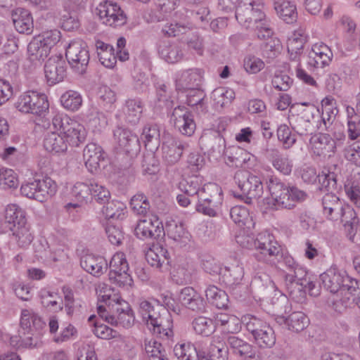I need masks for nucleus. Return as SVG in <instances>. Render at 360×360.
Masks as SVG:
<instances>
[{
  "label": "nucleus",
  "instance_id": "nucleus-1",
  "mask_svg": "<svg viewBox=\"0 0 360 360\" xmlns=\"http://www.w3.org/2000/svg\"><path fill=\"white\" fill-rule=\"evenodd\" d=\"M45 326L46 323L37 314L28 309H22L18 335L11 337V345L18 348L40 347L42 344L41 336Z\"/></svg>",
  "mask_w": 360,
  "mask_h": 360
},
{
  "label": "nucleus",
  "instance_id": "nucleus-2",
  "mask_svg": "<svg viewBox=\"0 0 360 360\" xmlns=\"http://www.w3.org/2000/svg\"><path fill=\"white\" fill-rule=\"evenodd\" d=\"M271 198L266 199L269 207L273 210L295 207V202L304 201L307 194L295 186H290L276 177H271L267 182Z\"/></svg>",
  "mask_w": 360,
  "mask_h": 360
},
{
  "label": "nucleus",
  "instance_id": "nucleus-3",
  "mask_svg": "<svg viewBox=\"0 0 360 360\" xmlns=\"http://www.w3.org/2000/svg\"><path fill=\"white\" fill-rule=\"evenodd\" d=\"M113 137L120 149L127 155L126 162L120 164V172L127 176L128 181H131L136 174L134 159L141 150L139 139L130 129L123 126H117L113 130Z\"/></svg>",
  "mask_w": 360,
  "mask_h": 360
},
{
  "label": "nucleus",
  "instance_id": "nucleus-4",
  "mask_svg": "<svg viewBox=\"0 0 360 360\" xmlns=\"http://www.w3.org/2000/svg\"><path fill=\"white\" fill-rule=\"evenodd\" d=\"M323 288L330 293H340L343 296L342 302L348 295L359 292V280L350 277L345 271L331 266L319 276Z\"/></svg>",
  "mask_w": 360,
  "mask_h": 360
},
{
  "label": "nucleus",
  "instance_id": "nucleus-5",
  "mask_svg": "<svg viewBox=\"0 0 360 360\" xmlns=\"http://www.w3.org/2000/svg\"><path fill=\"white\" fill-rule=\"evenodd\" d=\"M52 124L65 137L68 146L77 147L86 139V131L84 126L67 115L56 114L52 118Z\"/></svg>",
  "mask_w": 360,
  "mask_h": 360
},
{
  "label": "nucleus",
  "instance_id": "nucleus-6",
  "mask_svg": "<svg viewBox=\"0 0 360 360\" xmlns=\"http://www.w3.org/2000/svg\"><path fill=\"white\" fill-rule=\"evenodd\" d=\"M234 181L241 191L240 194L234 193V196L244 200L247 204H251L253 199H258L263 194L264 186L260 176L238 171L235 174Z\"/></svg>",
  "mask_w": 360,
  "mask_h": 360
},
{
  "label": "nucleus",
  "instance_id": "nucleus-7",
  "mask_svg": "<svg viewBox=\"0 0 360 360\" xmlns=\"http://www.w3.org/2000/svg\"><path fill=\"white\" fill-rule=\"evenodd\" d=\"M257 252L254 257L258 261L276 266L282 257V248L269 234H259L254 241Z\"/></svg>",
  "mask_w": 360,
  "mask_h": 360
},
{
  "label": "nucleus",
  "instance_id": "nucleus-8",
  "mask_svg": "<svg viewBox=\"0 0 360 360\" xmlns=\"http://www.w3.org/2000/svg\"><path fill=\"white\" fill-rule=\"evenodd\" d=\"M56 185L50 177L34 179L22 184L20 192L23 196L39 202H44L56 193Z\"/></svg>",
  "mask_w": 360,
  "mask_h": 360
},
{
  "label": "nucleus",
  "instance_id": "nucleus-9",
  "mask_svg": "<svg viewBox=\"0 0 360 360\" xmlns=\"http://www.w3.org/2000/svg\"><path fill=\"white\" fill-rule=\"evenodd\" d=\"M65 57L72 69L79 74L86 72L89 59L88 46L82 39H74L70 42L65 50Z\"/></svg>",
  "mask_w": 360,
  "mask_h": 360
},
{
  "label": "nucleus",
  "instance_id": "nucleus-10",
  "mask_svg": "<svg viewBox=\"0 0 360 360\" xmlns=\"http://www.w3.org/2000/svg\"><path fill=\"white\" fill-rule=\"evenodd\" d=\"M49 102L44 94L29 91L22 94L15 103L16 108L25 113L41 115L49 110Z\"/></svg>",
  "mask_w": 360,
  "mask_h": 360
},
{
  "label": "nucleus",
  "instance_id": "nucleus-11",
  "mask_svg": "<svg viewBox=\"0 0 360 360\" xmlns=\"http://www.w3.org/2000/svg\"><path fill=\"white\" fill-rule=\"evenodd\" d=\"M319 110L314 105L304 108L299 113L292 114L289 117L290 124L294 131L300 136L311 134L315 129L314 117Z\"/></svg>",
  "mask_w": 360,
  "mask_h": 360
},
{
  "label": "nucleus",
  "instance_id": "nucleus-12",
  "mask_svg": "<svg viewBox=\"0 0 360 360\" xmlns=\"http://www.w3.org/2000/svg\"><path fill=\"white\" fill-rule=\"evenodd\" d=\"M210 192V198H204L202 193L198 197L195 210L198 212L209 217H216L217 207L222 200V190L218 185L213 184L203 187V191Z\"/></svg>",
  "mask_w": 360,
  "mask_h": 360
},
{
  "label": "nucleus",
  "instance_id": "nucleus-13",
  "mask_svg": "<svg viewBox=\"0 0 360 360\" xmlns=\"http://www.w3.org/2000/svg\"><path fill=\"white\" fill-rule=\"evenodd\" d=\"M199 143L202 150L216 160L224 155L226 150L225 139L217 131L204 133L199 139Z\"/></svg>",
  "mask_w": 360,
  "mask_h": 360
},
{
  "label": "nucleus",
  "instance_id": "nucleus-14",
  "mask_svg": "<svg viewBox=\"0 0 360 360\" xmlns=\"http://www.w3.org/2000/svg\"><path fill=\"white\" fill-rule=\"evenodd\" d=\"M188 147V143L170 134L165 135L162 145V158L169 165H174L180 160L184 151Z\"/></svg>",
  "mask_w": 360,
  "mask_h": 360
},
{
  "label": "nucleus",
  "instance_id": "nucleus-15",
  "mask_svg": "<svg viewBox=\"0 0 360 360\" xmlns=\"http://www.w3.org/2000/svg\"><path fill=\"white\" fill-rule=\"evenodd\" d=\"M254 4L253 1L244 0L238 4L236 18L239 23L250 27L252 22L257 24L262 22L265 15L259 8H255Z\"/></svg>",
  "mask_w": 360,
  "mask_h": 360
},
{
  "label": "nucleus",
  "instance_id": "nucleus-16",
  "mask_svg": "<svg viewBox=\"0 0 360 360\" xmlns=\"http://www.w3.org/2000/svg\"><path fill=\"white\" fill-rule=\"evenodd\" d=\"M134 233L141 240H158L165 236V230L162 221L155 216L153 219L141 220L137 224Z\"/></svg>",
  "mask_w": 360,
  "mask_h": 360
},
{
  "label": "nucleus",
  "instance_id": "nucleus-17",
  "mask_svg": "<svg viewBox=\"0 0 360 360\" xmlns=\"http://www.w3.org/2000/svg\"><path fill=\"white\" fill-rule=\"evenodd\" d=\"M221 281L229 288L231 292L236 296H240V291L244 288L241 281L244 276L243 267L241 264H231L221 270Z\"/></svg>",
  "mask_w": 360,
  "mask_h": 360
},
{
  "label": "nucleus",
  "instance_id": "nucleus-18",
  "mask_svg": "<svg viewBox=\"0 0 360 360\" xmlns=\"http://www.w3.org/2000/svg\"><path fill=\"white\" fill-rule=\"evenodd\" d=\"M226 347L235 355L248 360H260L261 356L256 348L242 338L235 335H229L224 342Z\"/></svg>",
  "mask_w": 360,
  "mask_h": 360
},
{
  "label": "nucleus",
  "instance_id": "nucleus-19",
  "mask_svg": "<svg viewBox=\"0 0 360 360\" xmlns=\"http://www.w3.org/2000/svg\"><path fill=\"white\" fill-rule=\"evenodd\" d=\"M67 64L61 55L52 56L44 65V73L49 85L62 82L66 77Z\"/></svg>",
  "mask_w": 360,
  "mask_h": 360
},
{
  "label": "nucleus",
  "instance_id": "nucleus-20",
  "mask_svg": "<svg viewBox=\"0 0 360 360\" xmlns=\"http://www.w3.org/2000/svg\"><path fill=\"white\" fill-rule=\"evenodd\" d=\"M263 155L265 159L271 163L274 169L283 174L289 175L291 173L293 167L292 160L278 148H266L264 150Z\"/></svg>",
  "mask_w": 360,
  "mask_h": 360
},
{
  "label": "nucleus",
  "instance_id": "nucleus-21",
  "mask_svg": "<svg viewBox=\"0 0 360 360\" xmlns=\"http://www.w3.org/2000/svg\"><path fill=\"white\" fill-rule=\"evenodd\" d=\"M112 309L115 314V321L114 325H121L124 328H131L135 321L134 311L128 302L123 300H117V301L112 304Z\"/></svg>",
  "mask_w": 360,
  "mask_h": 360
},
{
  "label": "nucleus",
  "instance_id": "nucleus-22",
  "mask_svg": "<svg viewBox=\"0 0 360 360\" xmlns=\"http://www.w3.org/2000/svg\"><path fill=\"white\" fill-rule=\"evenodd\" d=\"M81 267L96 277L103 274L108 268L107 260L101 256L94 255H86L81 257Z\"/></svg>",
  "mask_w": 360,
  "mask_h": 360
},
{
  "label": "nucleus",
  "instance_id": "nucleus-23",
  "mask_svg": "<svg viewBox=\"0 0 360 360\" xmlns=\"http://www.w3.org/2000/svg\"><path fill=\"white\" fill-rule=\"evenodd\" d=\"M139 311L143 321H146L148 328L155 322L157 324L158 320L168 312V310L160 304L148 300L142 301L140 303Z\"/></svg>",
  "mask_w": 360,
  "mask_h": 360
},
{
  "label": "nucleus",
  "instance_id": "nucleus-24",
  "mask_svg": "<svg viewBox=\"0 0 360 360\" xmlns=\"http://www.w3.org/2000/svg\"><path fill=\"white\" fill-rule=\"evenodd\" d=\"M11 17L15 30L21 34H30L33 30L31 13L25 8H17L12 11Z\"/></svg>",
  "mask_w": 360,
  "mask_h": 360
},
{
  "label": "nucleus",
  "instance_id": "nucleus-25",
  "mask_svg": "<svg viewBox=\"0 0 360 360\" xmlns=\"http://www.w3.org/2000/svg\"><path fill=\"white\" fill-rule=\"evenodd\" d=\"M86 167L94 172L100 167V163L104 160V152L101 146L96 143H88L83 151Z\"/></svg>",
  "mask_w": 360,
  "mask_h": 360
},
{
  "label": "nucleus",
  "instance_id": "nucleus-26",
  "mask_svg": "<svg viewBox=\"0 0 360 360\" xmlns=\"http://www.w3.org/2000/svg\"><path fill=\"white\" fill-rule=\"evenodd\" d=\"M321 282H317V278L315 276L312 275L302 287H298L297 290H290V297L297 302H302L306 295V292L311 296L317 297L321 293Z\"/></svg>",
  "mask_w": 360,
  "mask_h": 360
},
{
  "label": "nucleus",
  "instance_id": "nucleus-27",
  "mask_svg": "<svg viewBox=\"0 0 360 360\" xmlns=\"http://www.w3.org/2000/svg\"><path fill=\"white\" fill-rule=\"evenodd\" d=\"M202 79V71L200 69H190L182 73L180 79L176 82L178 91L199 88Z\"/></svg>",
  "mask_w": 360,
  "mask_h": 360
},
{
  "label": "nucleus",
  "instance_id": "nucleus-28",
  "mask_svg": "<svg viewBox=\"0 0 360 360\" xmlns=\"http://www.w3.org/2000/svg\"><path fill=\"white\" fill-rule=\"evenodd\" d=\"M310 143L318 150L319 155H326L328 153H334L336 150L335 141L328 134L319 133L312 136Z\"/></svg>",
  "mask_w": 360,
  "mask_h": 360
},
{
  "label": "nucleus",
  "instance_id": "nucleus-29",
  "mask_svg": "<svg viewBox=\"0 0 360 360\" xmlns=\"http://www.w3.org/2000/svg\"><path fill=\"white\" fill-rule=\"evenodd\" d=\"M343 205L333 193H327L322 198L323 214L330 220L337 221Z\"/></svg>",
  "mask_w": 360,
  "mask_h": 360
},
{
  "label": "nucleus",
  "instance_id": "nucleus-30",
  "mask_svg": "<svg viewBox=\"0 0 360 360\" xmlns=\"http://www.w3.org/2000/svg\"><path fill=\"white\" fill-rule=\"evenodd\" d=\"M5 222L6 227L13 230L18 226L27 224L25 212L19 206L15 204L9 205L6 209Z\"/></svg>",
  "mask_w": 360,
  "mask_h": 360
},
{
  "label": "nucleus",
  "instance_id": "nucleus-31",
  "mask_svg": "<svg viewBox=\"0 0 360 360\" xmlns=\"http://www.w3.org/2000/svg\"><path fill=\"white\" fill-rule=\"evenodd\" d=\"M319 189L326 191L328 193H333L340 189L342 186L338 183V174L329 167H324L321 173L318 174Z\"/></svg>",
  "mask_w": 360,
  "mask_h": 360
},
{
  "label": "nucleus",
  "instance_id": "nucleus-32",
  "mask_svg": "<svg viewBox=\"0 0 360 360\" xmlns=\"http://www.w3.org/2000/svg\"><path fill=\"white\" fill-rule=\"evenodd\" d=\"M311 276L312 274L300 265H298L291 273L286 274L285 280L289 293L290 294V290H297L298 287H302Z\"/></svg>",
  "mask_w": 360,
  "mask_h": 360
},
{
  "label": "nucleus",
  "instance_id": "nucleus-33",
  "mask_svg": "<svg viewBox=\"0 0 360 360\" xmlns=\"http://www.w3.org/2000/svg\"><path fill=\"white\" fill-rule=\"evenodd\" d=\"M274 8L279 16L284 22L292 24L297 21V12L296 6L284 0H277L274 2Z\"/></svg>",
  "mask_w": 360,
  "mask_h": 360
},
{
  "label": "nucleus",
  "instance_id": "nucleus-34",
  "mask_svg": "<svg viewBox=\"0 0 360 360\" xmlns=\"http://www.w3.org/2000/svg\"><path fill=\"white\" fill-rule=\"evenodd\" d=\"M96 47L101 64L108 68H113L117 63L114 47L101 41H96Z\"/></svg>",
  "mask_w": 360,
  "mask_h": 360
},
{
  "label": "nucleus",
  "instance_id": "nucleus-35",
  "mask_svg": "<svg viewBox=\"0 0 360 360\" xmlns=\"http://www.w3.org/2000/svg\"><path fill=\"white\" fill-rule=\"evenodd\" d=\"M44 146L47 151L53 153H65L68 149V143L63 134L56 132H48L44 139Z\"/></svg>",
  "mask_w": 360,
  "mask_h": 360
},
{
  "label": "nucleus",
  "instance_id": "nucleus-36",
  "mask_svg": "<svg viewBox=\"0 0 360 360\" xmlns=\"http://www.w3.org/2000/svg\"><path fill=\"white\" fill-rule=\"evenodd\" d=\"M207 301L218 309H228L229 296L227 293L214 285H210L205 290Z\"/></svg>",
  "mask_w": 360,
  "mask_h": 360
},
{
  "label": "nucleus",
  "instance_id": "nucleus-37",
  "mask_svg": "<svg viewBox=\"0 0 360 360\" xmlns=\"http://www.w3.org/2000/svg\"><path fill=\"white\" fill-rule=\"evenodd\" d=\"M160 129L157 124H146L143 127L141 138L148 150L156 151L158 150L160 143Z\"/></svg>",
  "mask_w": 360,
  "mask_h": 360
},
{
  "label": "nucleus",
  "instance_id": "nucleus-38",
  "mask_svg": "<svg viewBox=\"0 0 360 360\" xmlns=\"http://www.w3.org/2000/svg\"><path fill=\"white\" fill-rule=\"evenodd\" d=\"M229 352L225 344L218 342L211 344L207 349H201L200 360H228Z\"/></svg>",
  "mask_w": 360,
  "mask_h": 360
},
{
  "label": "nucleus",
  "instance_id": "nucleus-39",
  "mask_svg": "<svg viewBox=\"0 0 360 360\" xmlns=\"http://www.w3.org/2000/svg\"><path fill=\"white\" fill-rule=\"evenodd\" d=\"M160 56L167 63H175L183 57L182 50L177 44H171L168 41H162L158 46Z\"/></svg>",
  "mask_w": 360,
  "mask_h": 360
},
{
  "label": "nucleus",
  "instance_id": "nucleus-40",
  "mask_svg": "<svg viewBox=\"0 0 360 360\" xmlns=\"http://www.w3.org/2000/svg\"><path fill=\"white\" fill-rule=\"evenodd\" d=\"M98 103L101 110L107 113H112L116 108V94L108 86H104L98 90Z\"/></svg>",
  "mask_w": 360,
  "mask_h": 360
},
{
  "label": "nucleus",
  "instance_id": "nucleus-41",
  "mask_svg": "<svg viewBox=\"0 0 360 360\" xmlns=\"http://www.w3.org/2000/svg\"><path fill=\"white\" fill-rule=\"evenodd\" d=\"M173 321L169 312L168 311L161 317L157 324L155 322L148 327L154 334L160 338H169L173 336Z\"/></svg>",
  "mask_w": 360,
  "mask_h": 360
},
{
  "label": "nucleus",
  "instance_id": "nucleus-42",
  "mask_svg": "<svg viewBox=\"0 0 360 360\" xmlns=\"http://www.w3.org/2000/svg\"><path fill=\"white\" fill-rule=\"evenodd\" d=\"M143 104L139 98H130L125 101L124 113L127 122L136 124L141 116Z\"/></svg>",
  "mask_w": 360,
  "mask_h": 360
},
{
  "label": "nucleus",
  "instance_id": "nucleus-43",
  "mask_svg": "<svg viewBox=\"0 0 360 360\" xmlns=\"http://www.w3.org/2000/svg\"><path fill=\"white\" fill-rule=\"evenodd\" d=\"M274 283L266 274L256 275L250 283V288L258 297H264L274 288Z\"/></svg>",
  "mask_w": 360,
  "mask_h": 360
},
{
  "label": "nucleus",
  "instance_id": "nucleus-44",
  "mask_svg": "<svg viewBox=\"0 0 360 360\" xmlns=\"http://www.w3.org/2000/svg\"><path fill=\"white\" fill-rule=\"evenodd\" d=\"M225 162L230 167H242L247 162L248 154L239 147H230L224 153Z\"/></svg>",
  "mask_w": 360,
  "mask_h": 360
},
{
  "label": "nucleus",
  "instance_id": "nucleus-45",
  "mask_svg": "<svg viewBox=\"0 0 360 360\" xmlns=\"http://www.w3.org/2000/svg\"><path fill=\"white\" fill-rule=\"evenodd\" d=\"M202 184V177L197 175H193L183 179L178 186V188L181 193H184L188 195H198V198L200 194L201 186Z\"/></svg>",
  "mask_w": 360,
  "mask_h": 360
},
{
  "label": "nucleus",
  "instance_id": "nucleus-46",
  "mask_svg": "<svg viewBox=\"0 0 360 360\" xmlns=\"http://www.w3.org/2000/svg\"><path fill=\"white\" fill-rule=\"evenodd\" d=\"M186 103L189 106H196L198 109H200L202 113L207 112V105L205 99L206 94L200 88H193V89H186Z\"/></svg>",
  "mask_w": 360,
  "mask_h": 360
},
{
  "label": "nucleus",
  "instance_id": "nucleus-47",
  "mask_svg": "<svg viewBox=\"0 0 360 360\" xmlns=\"http://www.w3.org/2000/svg\"><path fill=\"white\" fill-rule=\"evenodd\" d=\"M173 352L179 360H200L201 349L190 343H183L176 345Z\"/></svg>",
  "mask_w": 360,
  "mask_h": 360
},
{
  "label": "nucleus",
  "instance_id": "nucleus-48",
  "mask_svg": "<svg viewBox=\"0 0 360 360\" xmlns=\"http://www.w3.org/2000/svg\"><path fill=\"white\" fill-rule=\"evenodd\" d=\"M282 319L288 326V329L296 333L302 331L309 323V319L302 311L292 312L288 318L282 317Z\"/></svg>",
  "mask_w": 360,
  "mask_h": 360
},
{
  "label": "nucleus",
  "instance_id": "nucleus-49",
  "mask_svg": "<svg viewBox=\"0 0 360 360\" xmlns=\"http://www.w3.org/2000/svg\"><path fill=\"white\" fill-rule=\"evenodd\" d=\"M50 51L45 45H43L41 40H39L36 37L27 46L28 56L32 62L44 60L49 56Z\"/></svg>",
  "mask_w": 360,
  "mask_h": 360
},
{
  "label": "nucleus",
  "instance_id": "nucleus-50",
  "mask_svg": "<svg viewBox=\"0 0 360 360\" xmlns=\"http://www.w3.org/2000/svg\"><path fill=\"white\" fill-rule=\"evenodd\" d=\"M192 326L197 334L205 337L211 335L216 330L214 320L205 316H198L194 319Z\"/></svg>",
  "mask_w": 360,
  "mask_h": 360
},
{
  "label": "nucleus",
  "instance_id": "nucleus-51",
  "mask_svg": "<svg viewBox=\"0 0 360 360\" xmlns=\"http://www.w3.org/2000/svg\"><path fill=\"white\" fill-rule=\"evenodd\" d=\"M241 322L253 338L269 326L264 321L251 314L243 316Z\"/></svg>",
  "mask_w": 360,
  "mask_h": 360
},
{
  "label": "nucleus",
  "instance_id": "nucleus-52",
  "mask_svg": "<svg viewBox=\"0 0 360 360\" xmlns=\"http://www.w3.org/2000/svg\"><path fill=\"white\" fill-rule=\"evenodd\" d=\"M124 205L119 201H108L102 212L108 219H122L124 216Z\"/></svg>",
  "mask_w": 360,
  "mask_h": 360
},
{
  "label": "nucleus",
  "instance_id": "nucleus-53",
  "mask_svg": "<svg viewBox=\"0 0 360 360\" xmlns=\"http://www.w3.org/2000/svg\"><path fill=\"white\" fill-rule=\"evenodd\" d=\"M60 103L65 109L76 111L82 104V98L77 91L70 90L61 96Z\"/></svg>",
  "mask_w": 360,
  "mask_h": 360
},
{
  "label": "nucleus",
  "instance_id": "nucleus-54",
  "mask_svg": "<svg viewBox=\"0 0 360 360\" xmlns=\"http://www.w3.org/2000/svg\"><path fill=\"white\" fill-rule=\"evenodd\" d=\"M19 247L26 248L33 240V236L30 229V226L26 224L21 226H18L11 231Z\"/></svg>",
  "mask_w": 360,
  "mask_h": 360
},
{
  "label": "nucleus",
  "instance_id": "nucleus-55",
  "mask_svg": "<svg viewBox=\"0 0 360 360\" xmlns=\"http://www.w3.org/2000/svg\"><path fill=\"white\" fill-rule=\"evenodd\" d=\"M193 27V24L185 18L182 20L165 26L162 29V32L169 37H176L179 34H185L188 31L191 30Z\"/></svg>",
  "mask_w": 360,
  "mask_h": 360
},
{
  "label": "nucleus",
  "instance_id": "nucleus-56",
  "mask_svg": "<svg viewBox=\"0 0 360 360\" xmlns=\"http://www.w3.org/2000/svg\"><path fill=\"white\" fill-rule=\"evenodd\" d=\"M212 97L217 106L224 108L235 98V92L231 89L219 88L214 90Z\"/></svg>",
  "mask_w": 360,
  "mask_h": 360
},
{
  "label": "nucleus",
  "instance_id": "nucleus-57",
  "mask_svg": "<svg viewBox=\"0 0 360 360\" xmlns=\"http://www.w3.org/2000/svg\"><path fill=\"white\" fill-rule=\"evenodd\" d=\"M255 343L261 348H271L276 343V335L269 325L254 338Z\"/></svg>",
  "mask_w": 360,
  "mask_h": 360
},
{
  "label": "nucleus",
  "instance_id": "nucleus-58",
  "mask_svg": "<svg viewBox=\"0 0 360 360\" xmlns=\"http://www.w3.org/2000/svg\"><path fill=\"white\" fill-rule=\"evenodd\" d=\"M155 152L149 150L143 155L141 162L143 174L153 175L158 172L159 160L156 158Z\"/></svg>",
  "mask_w": 360,
  "mask_h": 360
},
{
  "label": "nucleus",
  "instance_id": "nucleus-59",
  "mask_svg": "<svg viewBox=\"0 0 360 360\" xmlns=\"http://www.w3.org/2000/svg\"><path fill=\"white\" fill-rule=\"evenodd\" d=\"M156 100L159 106L165 108L167 111L171 110L174 108V101L170 99L168 94L167 86L164 83L158 82L155 84Z\"/></svg>",
  "mask_w": 360,
  "mask_h": 360
},
{
  "label": "nucleus",
  "instance_id": "nucleus-60",
  "mask_svg": "<svg viewBox=\"0 0 360 360\" xmlns=\"http://www.w3.org/2000/svg\"><path fill=\"white\" fill-rule=\"evenodd\" d=\"M108 276L118 273L129 271V264L123 254H116L111 258L109 264Z\"/></svg>",
  "mask_w": 360,
  "mask_h": 360
},
{
  "label": "nucleus",
  "instance_id": "nucleus-61",
  "mask_svg": "<svg viewBox=\"0 0 360 360\" xmlns=\"http://www.w3.org/2000/svg\"><path fill=\"white\" fill-rule=\"evenodd\" d=\"M277 138L283 143L285 148H290L297 141L296 134H292L290 127L285 124L278 126Z\"/></svg>",
  "mask_w": 360,
  "mask_h": 360
},
{
  "label": "nucleus",
  "instance_id": "nucleus-62",
  "mask_svg": "<svg viewBox=\"0 0 360 360\" xmlns=\"http://www.w3.org/2000/svg\"><path fill=\"white\" fill-rule=\"evenodd\" d=\"M110 114L111 113L104 112L103 110H95L87 116V121L91 127L101 129L108 124Z\"/></svg>",
  "mask_w": 360,
  "mask_h": 360
},
{
  "label": "nucleus",
  "instance_id": "nucleus-63",
  "mask_svg": "<svg viewBox=\"0 0 360 360\" xmlns=\"http://www.w3.org/2000/svg\"><path fill=\"white\" fill-rule=\"evenodd\" d=\"M174 127L179 130V131L187 136H191L196 129V124L194 121L193 114H191L186 117L177 120L174 124Z\"/></svg>",
  "mask_w": 360,
  "mask_h": 360
},
{
  "label": "nucleus",
  "instance_id": "nucleus-64",
  "mask_svg": "<svg viewBox=\"0 0 360 360\" xmlns=\"http://www.w3.org/2000/svg\"><path fill=\"white\" fill-rule=\"evenodd\" d=\"M131 209L137 214H146L150 209V203L147 197L143 193H136L130 201Z\"/></svg>",
  "mask_w": 360,
  "mask_h": 360
}]
</instances>
